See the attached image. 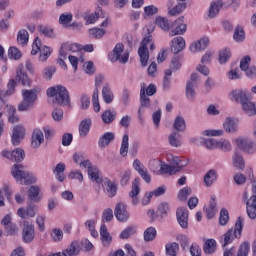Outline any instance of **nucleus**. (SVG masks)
Segmentation results:
<instances>
[{
	"label": "nucleus",
	"mask_w": 256,
	"mask_h": 256,
	"mask_svg": "<svg viewBox=\"0 0 256 256\" xmlns=\"http://www.w3.org/2000/svg\"><path fill=\"white\" fill-rule=\"evenodd\" d=\"M173 127L178 133H183L187 129V124L183 116H177L174 120Z\"/></svg>",
	"instance_id": "obj_36"
},
{
	"label": "nucleus",
	"mask_w": 256,
	"mask_h": 256,
	"mask_svg": "<svg viewBox=\"0 0 256 256\" xmlns=\"http://www.w3.org/2000/svg\"><path fill=\"white\" fill-rule=\"evenodd\" d=\"M229 223V211L225 208H222L220 211L219 224L222 227H225Z\"/></svg>",
	"instance_id": "obj_55"
},
{
	"label": "nucleus",
	"mask_w": 256,
	"mask_h": 256,
	"mask_svg": "<svg viewBox=\"0 0 256 256\" xmlns=\"http://www.w3.org/2000/svg\"><path fill=\"white\" fill-rule=\"evenodd\" d=\"M39 191H40V188L39 186H31L29 188V199L31 201H36V202H39Z\"/></svg>",
	"instance_id": "obj_54"
},
{
	"label": "nucleus",
	"mask_w": 256,
	"mask_h": 256,
	"mask_svg": "<svg viewBox=\"0 0 256 256\" xmlns=\"http://www.w3.org/2000/svg\"><path fill=\"white\" fill-rule=\"evenodd\" d=\"M102 97L106 105H111V103H113L115 95L113 94V91L111 90L109 84H106L102 87Z\"/></svg>",
	"instance_id": "obj_28"
},
{
	"label": "nucleus",
	"mask_w": 256,
	"mask_h": 256,
	"mask_svg": "<svg viewBox=\"0 0 256 256\" xmlns=\"http://www.w3.org/2000/svg\"><path fill=\"white\" fill-rule=\"evenodd\" d=\"M133 167L143 181H145V183H151V174L149 173L147 167L141 163V160L135 159L133 162Z\"/></svg>",
	"instance_id": "obj_11"
},
{
	"label": "nucleus",
	"mask_w": 256,
	"mask_h": 256,
	"mask_svg": "<svg viewBox=\"0 0 256 256\" xmlns=\"http://www.w3.org/2000/svg\"><path fill=\"white\" fill-rule=\"evenodd\" d=\"M14 179L21 185H31L35 183L37 178H35L30 172L25 170V166L21 164H15L11 171Z\"/></svg>",
	"instance_id": "obj_4"
},
{
	"label": "nucleus",
	"mask_w": 256,
	"mask_h": 256,
	"mask_svg": "<svg viewBox=\"0 0 256 256\" xmlns=\"http://www.w3.org/2000/svg\"><path fill=\"white\" fill-rule=\"evenodd\" d=\"M128 153H129V135L124 134L122 138L121 147H120V155L122 157H127Z\"/></svg>",
	"instance_id": "obj_41"
},
{
	"label": "nucleus",
	"mask_w": 256,
	"mask_h": 256,
	"mask_svg": "<svg viewBox=\"0 0 256 256\" xmlns=\"http://www.w3.org/2000/svg\"><path fill=\"white\" fill-rule=\"evenodd\" d=\"M8 57L10 59H14L15 61H19V59L22 57V54L17 47H10L8 50Z\"/></svg>",
	"instance_id": "obj_58"
},
{
	"label": "nucleus",
	"mask_w": 256,
	"mask_h": 256,
	"mask_svg": "<svg viewBox=\"0 0 256 256\" xmlns=\"http://www.w3.org/2000/svg\"><path fill=\"white\" fill-rule=\"evenodd\" d=\"M141 183V178H135L134 181L132 182V190L129 192V197L131 199H135L139 193H141V188H139V185Z\"/></svg>",
	"instance_id": "obj_40"
},
{
	"label": "nucleus",
	"mask_w": 256,
	"mask_h": 256,
	"mask_svg": "<svg viewBox=\"0 0 256 256\" xmlns=\"http://www.w3.org/2000/svg\"><path fill=\"white\" fill-rule=\"evenodd\" d=\"M88 176L89 179L95 183H101V181H103V179L99 177V168H97V166H93L88 170Z\"/></svg>",
	"instance_id": "obj_42"
},
{
	"label": "nucleus",
	"mask_w": 256,
	"mask_h": 256,
	"mask_svg": "<svg viewBox=\"0 0 256 256\" xmlns=\"http://www.w3.org/2000/svg\"><path fill=\"white\" fill-rule=\"evenodd\" d=\"M252 193L250 200H247V213L250 219H256V178L253 180Z\"/></svg>",
	"instance_id": "obj_9"
},
{
	"label": "nucleus",
	"mask_w": 256,
	"mask_h": 256,
	"mask_svg": "<svg viewBox=\"0 0 256 256\" xmlns=\"http://www.w3.org/2000/svg\"><path fill=\"white\" fill-rule=\"evenodd\" d=\"M165 249L166 255L177 256V253H179V244L176 242L167 243Z\"/></svg>",
	"instance_id": "obj_43"
},
{
	"label": "nucleus",
	"mask_w": 256,
	"mask_h": 256,
	"mask_svg": "<svg viewBox=\"0 0 256 256\" xmlns=\"http://www.w3.org/2000/svg\"><path fill=\"white\" fill-rule=\"evenodd\" d=\"M37 211H39V208L37 207V205L30 202L28 203L26 209L19 208L17 210V215L21 219H26V217H35V215H37Z\"/></svg>",
	"instance_id": "obj_13"
},
{
	"label": "nucleus",
	"mask_w": 256,
	"mask_h": 256,
	"mask_svg": "<svg viewBox=\"0 0 256 256\" xmlns=\"http://www.w3.org/2000/svg\"><path fill=\"white\" fill-rule=\"evenodd\" d=\"M195 87L191 84H186V97L188 101H193L195 99Z\"/></svg>",
	"instance_id": "obj_62"
},
{
	"label": "nucleus",
	"mask_w": 256,
	"mask_h": 256,
	"mask_svg": "<svg viewBox=\"0 0 256 256\" xmlns=\"http://www.w3.org/2000/svg\"><path fill=\"white\" fill-rule=\"evenodd\" d=\"M223 127L226 133H237L239 129V121L233 118H226L225 122L223 123Z\"/></svg>",
	"instance_id": "obj_27"
},
{
	"label": "nucleus",
	"mask_w": 256,
	"mask_h": 256,
	"mask_svg": "<svg viewBox=\"0 0 256 256\" xmlns=\"http://www.w3.org/2000/svg\"><path fill=\"white\" fill-rule=\"evenodd\" d=\"M221 7H223V0H215L210 5L208 17L213 19V17H215L219 13Z\"/></svg>",
	"instance_id": "obj_35"
},
{
	"label": "nucleus",
	"mask_w": 256,
	"mask_h": 256,
	"mask_svg": "<svg viewBox=\"0 0 256 256\" xmlns=\"http://www.w3.org/2000/svg\"><path fill=\"white\" fill-rule=\"evenodd\" d=\"M37 101V92L35 90H22V101L18 105V111H29L33 109Z\"/></svg>",
	"instance_id": "obj_5"
},
{
	"label": "nucleus",
	"mask_w": 256,
	"mask_h": 256,
	"mask_svg": "<svg viewBox=\"0 0 256 256\" xmlns=\"http://www.w3.org/2000/svg\"><path fill=\"white\" fill-rule=\"evenodd\" d=\"M116 117H117V112H111V110H106L102 114V121L106 125H109V123H113V121H115Z\"/></svg>",
	"instance_id": "obj_44"
},
{
	"label": "nucleus",
	"mask_w": 256,
	"mask_h": 256,
	"mask_svg": "<svg viewBox=\"0 0 256 256\" xmlns=\"http://www.w3.org/2000/svg\"><path fill=\"white\" fill-rule=\"evenodd\" d=\"M207 219H213L217 215V197L212 195L207 207L204 208Z\"/></svg>",
	"instance_id": "obj_22"
},
{
	"label": "nucleus",
	"mask_w": 256,
	"mask_h": 256,
	"mask_svg": "<svg viewBox=\"0 0 256 256\" xmlns=\"http://www.w3.org/2000/svg\"><path fill=\"white\" fill-rule=\"evenodd\" d=\"M103 189L110 199L117 195V183L109 180V178L103 180Z\"/></svg>",
	"instance_id": "obj_21"
},
{
	"label": "nucleus",
	"mask_w": 256,
	"mask_h": 256,
	"mask_svg": "<svg viewBox=\"0 0 256 256\" xmlns=\"http://www.w3.org/2000/svg\"><path fill=\"white\" fill-rule=\"evenodd\" d=\"M179 171H183V165L171 166L167 164H162L160 167V172L163 175H175V173H179Z\"/></svg>",
	"instance_id": "obj_30"
},
{
	"label": "nucleus",
	"mask_w": 256,
	"mask_h": 256,
	"mask_svg": "<svg viewBox=\"0 0 256 256\" xmlns=\"http://www.w3.org/2000/svg\"><path fill=\"white\" fill-rule=\"evenodd\" d=\"M114 215L118 221L122 223L129 219V212L127 211V206L122 202H119L115 206Z\"/></svg>",
	"instance_id": "obj_17"
},
{
	"label": "nucleus",
	"mask_w": 256,
	"mask_h": 256,
	"mask_svg": "<svg viewBox=\"0 0 256 256\" xmlns=\"http://www.w3.org/2000/svg\"><path fill=\"white\" fill-rule=\"evenodd\" d=\"M54 175H56V179L60 183H63L65 181V176L63 173H65V164L64 163H58L53 171Z\"/></svg>",
	"instance_id": "obj_39"
},
{
	"label": "nucleus",
	"mask_w": 256,
	"mask_h": 256,
	"mask_svg": "<svg viewBox=\"0 0 256 256\" xmlns=\"http://www.w3.org/2000/svg\"><path fill=\"white\" fill-rule=\"evenodd\" d=\"M71 21H73V14L69 12L63 13L59 17V23L64 27H69V23H71Z\"/></svg>",
	"instance_id": "obj_49"
},
{
	"label": "nucleus",
	"mask_w": 256,
	"mask_h": 256,
	"mask_svg": "<svg viewBox=\"0 0 256 256\" xmlns=\"http://www.w3.org/2000/svg\"><path fill=\"white\" fill-rule=\"evenodd\" d=\"M177 222L182 229L189 227V210L185 207H179L176 210Z\"/></svg>",
	"instance_id": "obj_12"
},
{
	"label": "nucleus",
	"mask_w": 256,
	"mask_h": 256,
	"mask_svg": "<svg viewBox=\"0 0 256 256\" xmlns=\"http://www.w3.org/2000/svg\"><path fill=\"white\" fill-rule=\"evenodd\" d=\"M207 45H209V38H202L190 45V51L191 53H199V51H204V49H207Z\"/></svg>",
	"instance_id": "obj_26"
},
{
	"label": "nucleus",
	"mask_w": 256,
	"mask_h": 256,
	"mask_svg": "<svg viewBox=\"0 0 256 256\" xmlns=\"http://www.w3.org/2000/svg\"><path fill=\"white\" fill-rule=\"evenodd\" d=\"M25 137V128L23 126H15L12 134V144L17 147Z\"/></svg>",
	"instance_id": "obj_23"
},
{
	"label": "nucleus",
	"mask_w": 256,
	"mask_h": 256,
	"mask_svg": "<svg viewBox=\"0 0 256 256\" xmlns=\"http://www.w3.org/2000/svg\"><path fill=\"white\" fill-rule=\"evenodd\" d=\"M249 242H244L240 245L237 256H248L250 249Z\"/></svg>",
	"instance_id": "obj_61"
},
{
	"label": "nucleus",
	"mask_w": 256,
	"mask_h": 256,
	"mask_svg": "<svg viewBox=\"0 0 256 256\" xmlns=\"http://www.w3.org/2000/svg\"><path fill=\"white\" fill-rule=\"evenodd\" d=\"M231 101L241 103L243 111L249 117L256 115V104L255 102L249 101V94L245 90H233L230 92Z\"/></svg>",
	"instance_id": "obj_1"
},
{
	"label": "nucleus",
	"mask_w": 256,
	"mask_h": 256,
	"mask_svg": "<svg viewBox=\"0 0 256 256\" xmlns=\"http://www.w3.org/2000/svg\"><path fill=\"white\" fill-rule=\"evenodd\" d=\"M188 195H191V189L189 187H184L179 191L178 199L180 201H187Z\"/></svg>",
	"instance_id": "obj_63"
},
{
	"label": "nucleus",
	"mask_w": 256,
	"mask_h": 256,
	"mask_svg": "<svg viewBox=\"0 0 256 256\" xmlns=\"http://www.w3.org/2000/svg\"><path fill=\"white\" fill-rule=\"evenodd\" d=\"M46 95L53 97V103H57V105H61L62 107L71 105V96L69 95V91L67 88H65V86H52L47 89Z\"/></svg>",
	"instance_id": "obj_2"
},
{
	"label": "nucleus",
	"mask_w": 256,
	"mask_h": 256,
	"mask_svg": "<svg viewBox=\"0 0 256 256\" xmlns=\"http://www.w3.org/2000/svg\"><path fill=\"white\" fill-rule=\"evenodd\" d=\"M184 21L185 17L183 16L174 21V29L170 31V37H175V35H183L187 31V24H185Z\"/></svg>",
	"instance_id": "obj_14"
},
{
	"label": "nucleus",
	"mask_w": 256,
	"mask_h": 256,
	"mask_svg": "<svg viewBox=\"0 0 256 256\" xmlns=\"http://www.w3.org/2000/svg\"><path fill=\"white\" fill-rule=\"evenodd\" d=\"M155 24L160 27L163 31H169V20L165 17L158 16L156 17Z\"/></svg>",
	"instance_id": "obj_46"
},
{
	"label": "nucleus",
	"mask_w": 256,
	"mask_h": 256,
	"mask_svg": "<svg viewBox=\"0 0 256 256\" xmlns=\"http://www.w3.org/2000/svg\"><path fill=\"white\" fill-rule=\"evenodd\" d=\"M79 51H81V46L79 44L66 42L61 45L59 55L63 59H67V53H77Z\"/></svg>",
	"instance_id": "obj_16"
},
{
	"label": "nucleus",
	"mask_w": 256,
	"mask_h": 256,
	"mask_svg": "<svg viewBox=\"0 0 256 256\" xmlns=\"http://www.w3.org/2000/svg\"><path fill=\"white\" fill-rule=\"evenodd\" d=\"M22 239L24 243H31L35 239V226L29 222H24L22 230Z\"/></svg>",
	"instance_id": "obj_15"
},
{
	"label": "nucleus",
	"mask_w": 256,
	"mask_h": 256,
	"mask_svg": "<svg viewBox=\"0 0 256 256\" xmlns=\"http://www.w3.org/2000/svg\"><path fill=\"white\" fill-rule=\"evenodd\" d=\"M89 35H93L95 39H101L105 35V30L101 28H92L89 30Z\"/></svg>",
	"instance_id": "obj_64"
},
{
	"label": "nucleus",
	"mask_w": 256,
	"mask_h": 256,
	"mask_svg": "<svg viewBox=\"0 0 256 256\" xmlns=\"http://www.w3.org/2000/svg\"><path fill=\"white\" fill-rule=\"evenodd\" d=\"M115 139V134L113 132H106L98 141V147H107L111 141Z\"/></svg>",
	"instance_id": "obj_37"
},
{
	"label": "nucleus",
	"mask_w": 256,
	"mask_h": 256,
	"mask_svg": "<svg viewBox=\"0 0 256 256\" xmlns=\"http://www.w3.org/2000/svg\"><path fill=\"white\" fill-rule=\"evenodd\" d=\"M15 87H17V81L15 79H10L7 84V90H4V95H6V97L13 95V93H15Z\"/></svg>",
	"instance_id": "obj_57"
},
{
	"label": "nucleus",
	"mask_w": 256,
	"mask_h": 256,
	"mask_svg": "<svg viewBox=\"0 0 256 256\" xmlns=\"http://www.w3.org/2000/svg\"><path fill=\"white\" fill-rule=\"evenodd\" d=\"M217 149H221L224 151V153H227L233 149V146L231 145V142L229 140H220L217 144Z\"/></svg>",
	"instance_id": "obj_56"
},
{
	"label": "nucleus",
	"mask_w": 256,
	"mask_h": 256,
	"mask_svg": "<svg viewBox=\"0 0 256 256\" xmlns=\"http://www.w3.org/2000/svg\"><path fill=\"white\" fill-rule=\"evenodd\" d=\"M217 249V242L215 239H208L205 241L203 251L206 255H213Z\"/></svg>",
	"instance_id": "obj_34"
},
{
	"label": "nucleus",
	"mask_w": 256,
	"mask_h": 256,
	"mask_svg": "<svg viewBox=\"0 0 256 256\" xmlns=\"http://www.w3.org/2000/svg\"><path fill=\"white\" fill-rule=\"evenodd\" d=\"M135 233H137L135 226H128L120 233V239H129V237L135 235Z\"/></svg>",
	"instance_id": "obj_53"
},
{
	"label": "nucleus",
	"mask_w": 256,
	"mask_h": 256,
	"mask_svg": "<svg viewBox=\"0 0 256 256\" xmlns=\"http://www.w3.org/2000/svg\"><path fill=\"white\" fill-rule=\"evenodd\" d=\"M2 157L10 159V161H16V163H21L25 159V151L21 148H16L13 151L4 150L2 151Z\"/></svg>",
	"instance_id": "obj_10"
},
{
	"label": "nucleus",
	"mask_w": 256,
	"mask_h": 256,
	"mask_svg": "<svg viewBox=\"0 0 256 256\" xmlns=\"http://www.w3.org/2000/svg\"><path fill=\"white\" fill-rule=\"evenodd\" d=\"M65 256H77L81 252L79 242H72L66 249L63 250Z\"/></svg>",
	"instance_id": "obj_31"
},
{
	"label": "nucleus",
	"mask_w": 256,
	"mask_h": 256,
	"mask_svg": "<svg viewBox=\"0 0 256 256\" xmlns=\"http://www.w3.org/2000/svg\"><path fill=\"white\" fill-rule=\"evenodd\" d=\"M183 137L179 134L177 131H173L169 136H168V143L171 147H181L183 145L182 141Z\"/></svg>",
	"instance_id": "obj_29"
},
{
	"label": "nucleus",
	"mask_w": 256,
	"mask_h": 256,
	"mask_svg": "<svg viewBox=\"0 0 256 256\" xmlns=\"http://www.w3.org/2000/svg\"><path fill=\"white\" fill-rule=\"evenodd\" d=\"M171 75H173V71L165 70V75L163 79V89L165 91H169V89H171Z\"/></svg>",
	"instance_id": "obj_52"
},
{
	"label": "nucleus",
	"mask_w": 256,
	"mask_h": 256,
	"mask_svg": "<svg viewBox=\"0 0 256 256\" xmlns=\"http://www.w3.org/2000/svg\"><path fill=\"white\" fill-rule=\"evenodd\" d=\"M51 239L55 241V243H59V241H63V230L54 228L50 235Z\"/></svg>",
	"instance_id": "obj_59"
},
{
	"label": "nucleus",
	"mask_w": 256,
	"mask_h": 256,
	"mask_svg": "<svg viewBox=\"0 0 256 256\" xmlns=\"http://www.w3.org/2000/svg\"><path fill=\"white\" fill-rule=\"evenodd\" d=\"M229 59H231V50L223 49L219 52L218 61L221 65L227 63V61H229Z\"/></svg>",
	"instance_id": "obj_51"
},
{
	"label": "nucleus",
	"mask_w": 256,
	"mask_h": 256,
	"mask_svg": "<svg viewBox=\"0 0 256 256\" xmlns=\"http://www.w3.org/2000/svg\"><path fill=\"white\" fill-rule=\"evenodd\" d=\"M140 107H144V109L151 107V100L145 94V83L140 85Z\"/></svg>",
	"instance_id": "obj_33"
},
{
	"label": "nucleus",
	"mask_w": 256,
	"mask_h": 256,
	"mask_svg": "<svg viewBox=\"0 0 256 256\" xmlns=\"http://www.w3.org/2000/svg\"><path fill=\"white\" fill-rule=\"evenodd\" d=\"M89 131H91V119L82 120L79 125L80 137H87V135H89Z\"/></svg>",
	"instance_id": "obj_32"
},
{
	"label": "nucleus",
	"mask_w": 256,
	"mask_h": 256,
	"mask_svg": "<svg viewBox=\"0 0 256 256\" xmlns=\"http://www.w3.org/2000/svg\"><path fill=\"white\" fill-rule=\"evenodd\" d=\"M185 49V38L184 37H175L172 40V46H171V51L174 53V55H177L181 53Z\"/></svg>",
	"instance_id": "obj_24"
},
{
	"label": "nucleus",
	"mask_w": 256,
	"mask_h": 256,
	"mask_svg": "<svg viewBox=\"0 0 256 256\" xmlns=\"http://www.w3.org/2000/svg\"><path fill=\"white\" fill-rule=\"evenodd\" d=\"M215 181H217V172L214 169H211L204 176V183L206 187H211Z\"/></svg>",
	"instance_id": "obj_38"
},
{
	"label": "nucleus",
	"mask_w": 256,
	"mask_h": 256,
	"mask_svg": "<svg viewBox=\"0 0 256 256\" xmlns=\"http://www.w3.org/2000/svg\"><path fill=\"white\" fill-rule=\"evenodd\" d=\"M51 53H53V49H51V47L43 46L40 48L39 61H47V59L51 57Z\"/></svg>",
	"instance_id": "obj_48"
},
{
	"label": "nucleus",
	"mask_w": 256,
	"mask_h": 256,
	"mask_svg": "<svg viewBox=\"0 0 256 256\" xmlns=\"http://www.w3.org/2000/svg\"><path fill=\"white\" fill-rule=\"evenodd\" d=\"M157 237V230L155 227H149L144 231V241L149 243V241L155 240Z\"/></svg>",
	"instance_id": "obj_45"
},
{
	"label": "nucleus",
	"mask_w": 256,
	"mask_h": 256,
	"mask_svg": "<svg viewBox=\"0 0 256 256\" xmlns=\"http://www.w3.org/2000/svg\"><path fill=\"white\" fill-rule=\"evenodd\" d=\"M45 141V135H43V131L40 129H34L31 137V147L32 149H39L41 145Z\"/></svg>",
	"instance_id": "obj_20"
},
{
	"label": "nucleus",
	"mask_w": 256,
	"mask_h": 256,
	"mask_svg": "<svg viewBox=\"0 0 256 256\" xmlns=\"http://www.w3.org/2000/svg\"><path fill=\"white\" fill-rule=\"evenodd\" d=\"M15 81L21 83L23 87H31V80H29L27 72L23 71V65L17 67Z\"/></svg>",
	"instance_id": "obj_19"
},
{
	"label": "nucleus",
	"mask_w": 256,
	"mask_h": 256,
	"mask_svg": "<svg viewBox=\"0 0 256 256\" xmlns=\"http://www.w3.org/2000/svg\"><path fill=\"white\" fill-rule=\"evenodd\" d=\"M235 144L238 147V149H240V151H243L248 155H253V153H255V143L253 142V140L247 137L236 138Z\"/></svg>",
	"instance_id": "obj_8"
},
{
	"label": "nucleus",
	"mask_w": 256,
	"mask_h": 256,
	"mask_svg": "<svg viewBox=\"0 0 256 256\" xmlns=\"http://www.w3.org/2000/svg\"><path fill=\"white\" fill-rule=\"evenodd\" d=\"M173 3H175L174 0L168 1V14L170 17H175L176 15H181L185 9H187V3L181 2L178 3L176 6L173 7ZM173 7V8H171Z\"/></svg>",
	"instance_id": "obj_18"
},
{
	"label": "nucleus",
	"mask_w": 256,
	"mask_h": 256,
	"mask_svg": "<svg viewBox=\"0 0 256 256\" xmlns=\"http://www.w3.org/2000/svg\"><path fill=\"white\" fill-rule=\"evenodd\" d=\"M234 39L238 43H241V41H245V31H243V28L237 26L234 31Z\"/></svg>",
	"instance_id": "obj_60"
},
{
	"label": "nucleus",
	"mask_w": 256,
	"mask_h": 256,
	"mask_svg": "<svg viewBox=\"0 0 256 256\" xmlns=\"http://www.w3.org/2000/svg\"><path fill=\"white\" fill-rule=\"evenodd\" d=\"M233 165L237 169H245V160H243V156L238 152H235L233 156Z\"/></svg>",
	"instance_id": "obj_47"
},
{
	"label": "nucleus",
	"mask_w": 256,
	"mask_h": 256,
	"mask_svg": "<svg viewBox=\"0 0 256 256\" xmlns=\"http://www.w3.org/2000/svg\"><path fill=\"white\" fill-rule=\"evenodd\" d=\"M153 36L148 34L146 37L143 38L140 47L138 49V55L140 57V62L142 67H147V63H149V48L147 46L149 43H152Z\"/></svg>",
	"instance_id": "obj_7"
},
{
	"label": "nucleus",
	"mask_w": 256,
	"mask_h": 256,
	"mask_svg": "<svg viewBox=\"0 0 256 256\" xmlns=\"http://www.w3.org/2000/svg\"><path fill=\"white\" fill-rule=\"evenodd\" d=\"M17 41L20 45H27L29 41V32L27 30L22 29L18 32Z\"/></svg>",
	"instance_id": "obj_50"
},
{
	"label": "nucleus",
	"mask_w": 256,
	"mask_h": 256,
	"mask_svg": "<svg viewBox=\"0 0 256 256\" xmlns=\"http://www.w3.org/2000/svg\"><path fill=\"white\" fill-rule=\"evenodd\" d=\"M243 223L244 220L242 217H238L234 228L229 229L225 234L220 237V243L222 247H227L231 245L235 239H241L243 233Z\"/></svg>",
	"instance_id": "obj_3"
},
{
	"label": "nucleus",
	"mask_w": 256,
	"mask_h": 256,
	"mask_svg": "<svg viewBox=\"0 0 256 256\" xmlns=\"http://www.w3.org/2000/svg\"><path fill=\"white\" fill-rule=\"evenodd\" d=\"M100 238L104 247H109V245H111V241H113V237H111V234L109 233V230H107V226L105 224L100 226Z\"/></svg>",
	"instance_id": "obj_25"
},
{
	"label": "nucleus",
	"mask_w": 256,
	"mask_h": 256,
	"mask_svg": "<svg viewBox=\"0 0 256 256\" xmlns=\"http://www.w3.org/2000/svg\"><path fill=\"white\" fill-rule=\"evenodd\" d=\"M125 46L121 43L116 44L113 51L109 54V59L111 63H119L125 64L129 61V52H124Z\"/></svg>",
	"instance_id": "obj_6"
}]
</instances>
